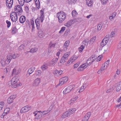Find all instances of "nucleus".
<instances>
[{
  "label": "nucleus",
  "instance_id": "ea45409f",
  "mask_svg": "<svg viewBox=\"0 0 121 121\" xmlns=\"http://www.w3.org/2000/svg\"><path fill=\"white\" fill-rule=\"evenodd\" d=\"M107 43L104 40H102L101 43V46L103 47L106 45Z\"/></svg>",
  "mask_w": 121,
  "mask_h": 121
},
{
  "label": "nucleus",
  "instance_id": "72a5a7b5",
  "mask_svg": "<svg viewBox=\"0 0 121 121\" xmlns=\"http://www.w3.org/2000/svg\"><path fill=\"white\" fill-rule=\"evenodd\" d=\"M77 14L78 13L75 10H73L72 12V14L73 17H75Z\"/></svg>",
  "mask_w": 121,
  "mask_h": 121
},
{
  "label": "nucleus",
  "instance_id": "338daca9",
  "mask_svg": "<svg viewBox=\"0 0 121 121\" xmlns=\"http://www.w3.org/2000/svg\"><path fill=\"white\" fill-rule=\"evenodd\" d=\"M60 54V52L59 51L58 52H57L56 54V55L57 56H58V57H59V56Z\"/></svg>",
  "mask_w": 121,
  "mask_h": 121
},
{
  "label": "nucleus",
  "instance_id": "a19ab883",
  "mask_svg": "<svg viewBox=\"0 0 121 121\" xmlns=\"http://www.w3.org/2000/svg\"><path fill=\"white\" fill-rule=\"evenodd\" d=\"M81 19V18H74L71 20H73V22L74 23L75 22H79V19Z\"/></svg>",
  "mask_w": 121,
  "mask_h": 121
},
{
  "label": "nucleus",
  "instance_id": "680f3d73",
  "mask_svg": "<svg viewBox=\"0 0 121 121\" xmlns=\"http://www.w3.org/2000/svg\"><path fill=\"white\" fill-rule=\"evenodd\" d=\"M115 33L114 32H111L110 35V36L111 37H113Z\"/></svg>",
  "mask_w": 121,
  "mask_h": 121
},
{
  "label": "nucleus",
  "instance_id": "c756f323",
  "mask_svg": "<svg viewBox=\"0 0 121 121\" xmlns=\"http://www.w3.org/2000/svg\"><path fill=\"white\" fill-rule=\"evenodd\" d=\"M63 71L61 70L58 71L57 70H56L54 71V73L56 74H58L59 75H60L62 73Z\"/></svg>",
  "mask_w": 121,
  "mask_h": 121
},
{
  "label": "nucleus",
  "instance_id": "20e7f679",
  "mask_svg": "<svg viewBox=\"0 0 121 121\" xmlns=\"http://www.w3.org/2000/svg\"><path fill=\"white\" fill-rule=\"evenodd\" d=\"M14 10L15 11L17 10V12L16 13H18L17 14L18 16L21 15L23 12L22 7L19 5L15 6L14 8Z\"/></svg>",
  "mask_w": 121,
  "mask_h": 121
},
{
  "label": "nucleus",
  "instance_id": "6e6552de",
  "mask_svg": "<svg viewBox=\"0 0 121 121\" xmlns=\"http://www.w3.org/2000/svg\"><path fill=\"white\" fill-rule=\"evenodd\" d=\"M13 0H6V4L9 9L11 8L13 4Z\"/></svg>",
  "mask_w": 121,
  "mask_h": 121
},
{
  "label": "nucleus",
  "instance_id": "a211bd4d",
  "mask_svg": "<svg viewBox=\"0 0 121 121\" xmlns=\"http://www.w3.org/2000/svg\"><path fill=\"white\" fill-rule=\"evenodd\" d=\"M59 57L55 58H53L50 62V64L53 65H55L56 63L58 60Z\"/></svg>",
  "mask_w": 121,
  "mask_h": 121
},
{
  "label": "nucleus",
  "instance_id": "864d4df0",
  "mask_svg": "<svg viewBox=\"0 0 121 121\" xmlns=\"http://www.w3.org/2000/svg\"><path fill=\"white\" fill-rule=\"evenodd\" d=\"M85 89V88H84V86H82L80 88V90L78 92L79 93L83 91Z\"/></svg>",
  "mask_w": 121,
  "mask_h": 121
},
{
  "label": "nucleus",
  "instance_id": "0e129e2a",
  "mask_svg": "<svg viewBox=\"0 0 121 121\" xmlns=\"http://www.w3.org/2000/svg\"><path fill=\"white\" fill-rule=\"evenodd\" d=\"M78 66V64H75L74 65V68H76Z\"/></svg>",
  "mask_w": 121,
  "mask_h": 121
},
{
  "label": "nucleus",
  "instance_id": "9d476101",
  "mask_svg": "<svg viewBox=\"0 0 121 121\" xmlns=\"http://www.w3.org/2000/svg\"><path fill=\"white\" fill-rule=\"evenodd\" d=\"M70 41L69 40H67L65 42L63 46V50L64 51H66L67 49V48L68 47Z\"/></svg>",
  "mask_w": 121,
  "mask_h": 121
},
{
  "label": "nucleus",
  "instance_id": "aec40b11",
  "mask_svg": "<svg viewBox=\"0 0 121 121\" xmlns=\"http://www.w3.org/2000/svg\"><path fill=\"white\" fill-rule=\"evenodd\" d=\"M26 20V17L24 16H21L19 19L20 22L22 23H23Z\"/></svg>",
  "mask_w": 121,
  "mask_h": 121
},
{
  "label": "nucleus",
  "instance_id": "2f4dec72",
  "mask_svg": "<svg viewBox=\"0 0 121 121\" xmlns=\"http://www.w3.org/2000/svg\"><path fill=\"white\" fill-rule=\"evenodd\" d=\"M18 1V3L20 4L21 6H22L24 4L25 2V0H17Z\"/></svg>",
  "mask_w": 121,
  "mask_h": 121
},
{
  "label": "nucleus",
  "instance_id": "09e8293b",
  "mask_svg": "<svg viewBox=\"0 0 121 121\" xmlns=\"http://www.w3.org/2000/svg\"><path fill=\"white\" fill-rule=\"evenodd\" d=\"M102 26L100 24H99L97 26V29L98 30H100L102 27Z\"/></svg>",
  "mask_w": 121,
  "mask_h": 121
},
{
  "label": "nucleus",
  "instance_id": "3c124183",
  "mask_svg": "<svg viewBox=\"0 0 121 121\" xmlns=\"http://www.w3.org/2000/svg\"><path fill=\"white\" fill-rule=\"evenodd\" d=\"M6 22L7 24V27L8 28H9L10 26L11 25V23L10 21H9L8 20H6Z\"/></svg>",
  "mask_w": 121,
  "mask_h": 121
},
{
  "label": "nucleus",
  "instance_id": "dca6fc26",
  "mask_svg": "<svg viewBox=\"0 0 121 121\" xmlns=\"http://www.w3.org/2000/svg\"><path fill=\"white\" fill-rule=\"evenodd\" d=\"M40 16L39 18L41 20V22H42L44 20V12L42 10H41L40 11Z\"/></svg>",
  "mask_w": 121,
  "mask_h": 121
},
{
  "label": "nucleus",
  "instance_id": "a878e982",
  "mask_svg": "<svg viewBox=\"0 0 121 121\" xmlns=\"http://www.w3.org/2000/svg\"><path fill=\"white\" fill-rule=\"evenodd\" d=\"M35 2V5L38 9H39L40 8V3L39 0H34Z\"/></svg>",
  "mask_w": 121,
  "mask_h": 121
},
{
  "label": "nucleus",
  "instance_id": "4468645a",
  "mask_svg": "<svg viewBox=\"0 0 121 121\" xmlns=\"http://www.w3.org/2000/svg\"><path fill=\"white\" fill-rule=\"evenodd\" d=\"M11 59V54L8 55L7 56V59L5 60V63L7 64H9L10 62Z\"/></svg>",
  "mask_w": 121,
  "mask_h": 121
},
{
  "label": "nucleus",
  "instance_id": "423d86ee",
  "mask_svg": "<svg viewBox=\"0 0 121 121\" xmlns=\"http://www.w3.org/2000/svg\"><path fill=\"white\" fill-rule=\"evenodd\" d=\"M68 80V78L67 77H65L61 78L60 80L59 83L58 85L61 86L64 83L66 82Z\"/></svg>",
  "mask_w": 121,
  "mask_h": 121
},
{
  "label": "nucleus",
  "instance_id": "bb28decb",
  "mask_svg": "<svg viewBox=\"0 0 121 121\" xmlns=\"http://www.w3.org/2000/svg\"><path fill=\"white\" fill-rule=\"evenodd\" d=\"M27 110L26 106H25L22 108L20 110V112L21 113H23L26 112H27Z\"/></svg>",
  "mask_w": 121,
  "mask_h": 121
},
{
  "label": "nucleus",
  "instance_id": "37998d69",
  "mask_svg": "<svg viewBox=\"0 0 121 121\" xmlns=\"http://www.w3.org/2000/svg\"><path fill=\"white\" fill-rule=\"evenodd\" d=\"M25 47L24 45L23 44H22L19 47L18 49L20 51L24 49Z\"/></svg>",
  "mask_w": 121,
  "mask_h": 121
},
{
  "label": "nucleus",
  "instance_id": "c85d7f7f",
  "mask_svg": "<svg viewBox=\"0 0 121 121\" xmlns=\"http://www.w3.org/2000/svg\"><path fill=\"white\" fill-rule=\"evenodd\" d=\"M38 48H32L29 51V52L31 53H34L36 52L38 50Z\"/></svg>",
  "mask_w": 121,
  "mask_h": 121
},
{
  "label": "nucleus",
  "instance_id": "79ce46f5",
  "mask_svg": "<svg viewBox=\"0 0 121 121\" xmlns=\"http://www.w3.org/2000/svg\"><path fill=\"white\" fill-rule=\"evenodd\" d=\"M50 112V111L48 110L47 111H43L41 112V113L43 114V116L46 114Z\"/></svg>",
  "mask_w": 121,
  "mask_h": 121
},
{
  "label": "nucleus",
  "instance_id": "bf43d9fd",
  "mask_svg": "<svg viewBox=\"0 0 121 121\" xmlns=\"http://www.w3.org/2000/svg\"><path fill=\"white\" fill-rule=\"evenodd\" d=\"M11 57L12 58H13V59H14L16 58L17 57V56L15 55V54H14L12 56H11Z\"/></svg>",
  "mask_w": 121,
  "mask_h": 121
},
{
  "label": "nucleus",
  "instance_id": "58836bf2",
  "mask_svg": "<svg viewBox=\"0 0 121 121\" xmlns=\"http://www.w3.org/2000/svg\"><path fill=\"white\" fill-rule=\"evenodd\" d=\"M41 68L43 70H44L48 68L47 65L44 64L42 66Z\"/></svg>",
  "mask_w": 121,
  "mask_h": 121
},
{
  "label": "nucleus",
  "instance_id": "9b49d317",
  "mask_svg": "<svg viewBox=\"0 0 121 121\" xmlns=\"http://www.w3.org/2000/svg\"><path fill=\"white\" fill-rule=\"evenodd\" d=\"M91 115V113L90 112L86 113L85 116H84L82 121H87L89 119Z\"/></svg>",
  "mask_w": 121,
  "mask_h": 121
},
{
  "label": "nucleus",
  "instance_id": "e433bc0d",
  "mask_svg": "<svg viewBox=\"0 0 121 121\" xmlns=\"http://www.w3.org/2000/svg\"><path fill=\"white\" fill-rule=\"evenodd\" d=\"M84 48V46L83 45H81L80 48H78L79 51L80 52H81L83 51Z\"/></svg>",
  "mask_w": 121,
  "mask_h": 121
},
{
  "label": "nucleus",
  "instance_id": "1a4fd4ad",
  "mask_svg": "<svg viewBox=\"0 0 121 121\" xmlns=\"http://www.w3.org/2000/svg\"><path fill=\"white\" fill-rule=\"evenodd\" d=\"M78 57H76V56L75 55L73 56L67 62V64H72L73 62Z\"/></svg>",
  "mask_w": 121,
  "mask_h": 121
},
{
  "label": "nucleus",
  "instance_id": "4be33fe9",
  "mask_svg": "<svg viewBox=\"0 0 121 121\" xmlns=\"http://www.w3.org/2000/svg\"><path fill=\"white\" fill-rule=\"evenodd\" d=\"M38 35L40 38L43 37L45 35L44 34H43V32L41 30H40L38 33Z\"/></svg>",
  "mask_w": 121,
  "mask_h": 121
},
{
  "label": "nucleus",
  "instance_id": "a18cd8bd",
  "mask_svg": "<svg viewBox=\"0 0 121 121\" xmlns=\"http://www.w3.org/2000/svg\"><path fill=\"white\" fill-rule=\"evenodd\" d=\"M17 16V13L16 12H12L10 15V17L13 16Z\"/></svg>",
  "mask_w": 121,
  "mask_h": 121
},
{
  "label": "nucleus",
  "instance_id": "f8f14e48",
  "mask_svg": "<svg viewBox=\"0 0 121 121\" xmlns=\"http://www.w3.org/2000/svg\"><path fill=\"white\" fill-rule=\"evenodd\" d=\"M107 67V65H106L105 64H103L102 67L100 68V69L98 71V73L99 74L101 73L102 71H103L104 70L106 69Z\"/></svg>",
  "mask_w": 121,
  "mask_h": 121
},
{
  "label": "nucleus",
  "instance_id": "4d7b16f0",
  "mask_svg": "<svg viewBox=\"0 0 121 121\" xmlns=\"http://www.w3.org/2000/svg\"><path fill=\"white\" fill-rule=\"evenodd\" d=\"M16 97V96L15 95H11L10 97L11 98H12V99L13 100L14 99H15Z\"/></svg>",
  "mask_w": 121,
  "mask_h": 121
},
{
  "label": "nucleus",
  "instance_id": "6ab92c4d",
  "mask_svg": "<svg viewBox=\"0 0 121 121\" xmlns=\"http://www.w3.org/2000/svg\"><path fill=\"white\" fill-rule=\"evenodd\" d=\"M73 23V20H72L71 19V20L68 21L66 24H65V25L68 27H69Z\"/></svg>",
  "mask_w": 121,
  "mask_h": 121
},
{
  "label": "nucleus",
  "instance_id": "5fc2aeb1",
  "mask_svg": "<svg viewBox=\"0 0 121 121\" xmlns=\"http://www.w3.org/2000/svg\"><path fill=\"white\" fill-rule=\"evenodd\" d=\"M35 74L36 75H40L41 73V71L39 70H38L36 71Z\"/></svg>",
  "mask_w": 121,
  "mask_h": 121
},
{
  "label": "nucleus",
  "instance_id": "f3484780",
  "mask_svg": "<svg viewBox=\"0 0 121 121\" xmlns=\"http://www.w3.org/2000/svg\"><path fill=\"white\" fill-rule=\"evenodd\" d=\"M40 82V79L39 78H37L34 81V86H37L39 84Z\"/></svg>",
  "mask_w": 121,
  "mask_h": 121
},
{
  "label": "nucleus",
  "instance_id": "de8ad7c7",
  "mask_svg": "<svg viewBox=\"0 0 121 121\" xmlns=\"http://www.w3.org/2000/svg\"><path fill=\"white\" fill-rule=\"evenodd\" d=\"M108 0H100L102 4L103 5L106 4Z\"/></svg>",
  "mask_w": 121,
  "mask_h": 121
},
{
  "label": "nucleus",
  "instance_id": "cd10ccee",
  "mask_svg": "<svg viewBox=\"0 0 121 121\" xmlns=\"http://www.w3.org/2000/svg\"><path fill=\"white\" fill-rule=\"evenodd\" d=\"M12 33L13 34H15L17 31V29L16 26L13 27L11 28Z\"/></svg>",
  "mask_w": 121,
  "mask_h": 121
},
{
  "label": "nucleus",
  "instance_id": "6e6d98bb",
  "mask_svg": "<svg viewBox=\"0 0 121 121\" xmlns=\"http://www.w3.org/2000/svg\"><path fill=\"white\" fill-rule=\"evenodd\" d=\"M110 61V60H108L105 63V64H105L106 65H107V66H108L109 64Z\"/></svg>",
  "mask_w": 121,
  "mask_h": 121
},
{
  "label": "nucleus",
  "instance_id": "b1692460",
  "mask_svg": "<svg viewBox=\"0 0 121 121\" xmlns=\"http://www.w3.org/2000/svg\"><path fill=\"white\" fill-rule=\"evenodd\" d=\"M10 17L12 21L13 22H16L17 20V16Z\"/></svg>",
  "mask_w": 121,
  "mask_h": 121
},
{
  "label": "nucleus",
  "instance_id": "ddd939ff",
  "mask_svg": "<svg viewBox=\"0 0 121 121\" xmlns=\"http://www.w3.org/2000/svg\"><path fill=\"white\" fill-rule=\"evenodd\" d=\"M35 68V67H32L30 68L27 71V73L26 75H28V76H29L30 74L34 71Z\"/></svg>",
  "mask_w": 121,
  "mask_h": 121
},
{
  "label": "nucleus",
  "instance_id": "13d9d810",
  "mask_svg": "<svg viewBox=\"0 0 121 121\" xmlns=\"http://www.w3.org/2000/svg\"><path fill=\"white\" fill-rule=\"evenodd\" d=\"M26 108L27 109V112L28 111L30 110L31 109V107H29L28 106H26Z\"/></svg>",
  "mask_w": 121,
  "mask_h": 121
},
{
  "label": "nucleus",
  "instance_id": "473e14b6",
  "mask_svg": "<svg viewBox=\"0 0 121 121\" xmlns=\"http://www.w3.org/2000/svg\"><path fill=\"white\" fill-rule=\"evenodd\" d=\"M20 73L18 70H16L15 69H14L13 70L12 74H18Z\"/></svg>",
  "mask_w": 121,
  "mask_h": 121
},
{
  "label": "nucleus",
  "instance_id": "774afa93",
  "mask_svg": "<svg viewBox=\"0 0 121 121\" xmlns=\"http://www.w3.org/2000/svg\"><path fill=\"white\" fill-rule=\"evenodd\" d=\"M31 24L32 26L34 25V22L33 21H31Z\"/></svg>",
  "mask_w": 121,
  "mask_h": 121
},
{
  "label": "nucleus",
  "instance_id": "412c9836",
  "mask_svg": "<svg viewBox=\"0 0 121 121\" xmlns=\"http://www.w3.org/2000/svg\"><path fill=\"white\" fill-rule=\"evenodd\" d=\"M68 59L67 58L63 56L60 60V62L61 64H63L66 62Z\"/></svg>",
  "mask_w": 121,
  "mask_h": 121
},
{
  "label": "nucleus",
  "instance_id": "8fccbe9b",
  "mask_svg": "<svg viewBox=\"0 0 121 121\" xmlns=\"http://www.w3.org/2000/svg\"><path fill=\"white\" fill-rule=\"evenodd\" d=\"M13 100L12 98L9 97L8 99V103L9 104H10L13 102Z\"/></svg>",
  "mask_w": 121,
  "mask_h": 121
},
{
  "label": "nucleus",
  "instance_id": "4c0bfd02",
  "mask_svg": "<svg viewBox=\"0 0 121 121\" xmlns=\"http://www.w3.org/2000/svg\"><path fill=\"white\" fill-rule=\"evenodd\" d=\"M43 115L41 113H40V114H38L37 117H35V119L37 120H38L40 118H41L42 117Z\"/></svg>",
  "mask_w": 121,
  "mask_h": 121
},
{
  "label": "nucleus",
  "instance_id": "c03bdc74",
  "mask_svg": "<svg viewBox=\"0 0 121 121\" xmlns=\"http://www.w3.org/2000/svg\"><path fill=\"white\" fill-rule=\"evenodd\" d=\"M89 42V40L87 39H85L83 42V43L84 44H85V45L88 44V42Z\"/></svg>",
  "mask_w": 121,
  "mask_h": 121
},
{
  "label": "nucleus",
  "instance_id": "5701e85b",
  "mask_svg": "<svg viewBox=\"0 0 121 121\" xmlns=\"http://www.w3.org/2000/svg\"><path fill=\"white\" fill-rule=\"evenodd\" d=\"M93 0H87L86 4L89 6H91L92 5Z\"/></svg>",
  "mask_w": 121,
  "mask_h": 121
},
{
  "label": "nucleus",
  "instance_id": "f704fd0d",
  "mask_svg": "<svg viewBox=\"0 0 121 121\" xmlns=\"http://www.w3.org/2000/svg\"><path fill=\"white\" fill-rule=\"evenodd\" d=\"M70 52H67L65 53L63 56L68 59V57L70 55Z\"/></svg>",
  "mask_w": 121,
  "mask_h": 121
},
{
  "label": "nucleus",
  "instance_id": "7ed1b4c3",
  "mask_svg": "<svg viewBox=\"0 0 121 121\" xmlns=\"http://www.w3.org/2000/svg\"><path fill=\"white\" fill-rule=\"evenodd\" d=\"M17 79L15 78H13L9 82L11 83L12 87L15 88L17 87V86H19V84H17Z\"/></svg>",
  "mask_w": 121,
  "mask_h": 121
},
{
  "label": "nucleus",
  "instance_id": "69168bd1",
  "mask_svg": "<svg viewBox=\"0 0 121 121\" xmlns=\"http://www.w3.org/2000/svg\"><path fill=\"white\" fill-rule=\"evenodd\" d=\"M103 40H104V41H105V42H106V43H107L108 42V39H107L105 37L104 39H103Z\"/></svg>",
  "mask_w": 121,
  "mask_h": 121
},
{
  "label": "nucleus",
  "instance_id": "393cba45",
  "mask_svg": "<svg viewBox=\"0 0 121 121\" xmlns=\"http://www.w3.org/2000/svg\"><path fill=\"white\" fill-rule=\"evenodd\" d=\"M121 90V81L120 82L116 87V90L117 92Z\"/></svg>",
  "mask_w": 121,
  "mask_h": 121
},
{
  "label": "nucleus",
  "instance_id": "39448f33",
  "mask_svg": "<svg viewBox=\"0 0 121 121\" xmlns=\"http://www.w3.org/2000/svg\"><path fill=\"white\" fill-rule=\"evenodd\" d=\"M75 87V86L74 85H70L67 87L63 92L64 94H65L67 93L70 92L72 89L74 88Z\"/></svg>",
  "mask_w": 121,
  "mask_h": 121
},
{
  "label": "nucleus",
  "instance_id": "603ef678",
  "mask_svg": "<svg viewBox=\"0 0 121 121\" xmlns=\"http://www.w3.org/2000/svg\"><path fill=\"white\" fill-rule=\"evenodd\" d=\"M9 111V108H6L4 110V113L7 114L8 112Z\"/></svg>",
  "mask_w": 121,
  "mask_h": 121
},
{
  "label": "nucleus",
  "instance_id": "7c9ffc66",
  "mask_svg": "<svg viewBox=\"0 0 121 121\" xmlns=\"http://www.w3.org/2000/svg\"><path fill=\"white\" fill-rule=\"evenodd\" d=\"M96 39V36H94L90 39V42L91 44H93L95 41Z\"/></svg>",
  "mask_w": 121,
  "mask_h": 121
},
{
  "label": "nucleus",
  "instance_id": "0eeeda50",
  "mask_svg": "<svg viewBox=\"0 0 121 121\" xmlns=\"http://www.w3.org/2000/svg\"><path fill=\"white\" fill-rule=\"evenodd\" d=\"M94 60L93 59V58L91 57L88 58L87 60L86 63H85L84 64L87 65V67L88 65L89 66L91 65Z\"/></svg>",
  "mask_w": 121,
  "mask_h": 121
},
{
  "label": "nucleus",
  "instance_id": "f257e3e1",
  "mask_svg": "<svg viewBox=\"0 0 121 121\" xmlns=\"http://www.w3.org/2000/svg\"><path fill=\"white\" fill-rule=\"evenodd\" d=\"M57 17L58 18L59 22L61 23L65 20L66 15L64 12L61 11L57 13Z\"/></svg>",
  "mask_w": 121,
  "mask_h": 121
},
{
  "label": "nucleus",
  "instance_id": "2eb2a0df",
  "mask_svg": "<svg viewBox=\"0 0 121 121\" xmlns=\"http://www.w3.org/2000/svg\"><path fill=\"white\" fill-rule=\"evenodd\" d=\"M87 67V66L83 64L79 67L77 69V70L78 71H80L83 70L84 69Z\"/></svg>",
  "mask_w": 121,
  "mask_h": 121
},
{
  "label": "nucleus",
  "instance_id": "c9c22d12",
  "mask_svg": "<svg viewBox=\"0 0 121 121\" xmlns=\"http://www.w3.org/2000/svg\"><path fill=\"white\" fill-rule=\"evenodd\" d=\"M56 44L52 43L51 42H50L49 45V48H51L52 47L54 48L56 46Z\"/></svg>",
  "mask_w": 121,
  "mask_h": 121
},
{
  "label": "nucleus",
  "instance_id": "f03ea898",
  "mask_svg": "<svg viewBox=\"0 0 121 121\" xmlns=\"http://www.w3.org/2000/svg\"><path fill=\"white\" fill-rule=\"evenodd\" d=\"M75 108L71 109L68 110L63 113L61 116L63 118H65L73 114L76 111Z\"/></svg>",
  "mask_w": 121,
  "mask_h": 121
},
{
  "label": "nucleus",
  "instance_id": "e2e57ef3",
  "mask_svg": "<svg viewBox=\"0 0 121 121\" xmlns=\"http://www.w3.org/2000/svg\"><path fill=\"white\" fill-rule=\"evenodd\" d=\"M36 26L37 29L38 30L40 28V24H36Z\"/></svg>",
  "mask_w": 121,
  "mask_h": 121
},
{
  "label": "nucleus",
  "instance_id": "052dcab7",
  "mask_svg": "<svg viewBox=\"0 0 121 121\" xmlns=\"http://www.w3.org/2000/svg\"><path fill=\"white\" fill-rule=\"evenodd\" d=\"M39 19H37L35 20V23L36 25L37 24H39Z\"/></svg>",
  "mask_w": 121,
  "mask_h": 121
},
{
  "label": "nucleus",
  "instance_id": "49530a36",
  "mask_svg": "<svg viewBox=\"0 0 121 121\" xmlns=\"http://www.w3.org/2000/svg\"><path fill=\"white\" fill-rule=\"evenodd\" d=\"M65 27H62L61 29L59 31V33L60 34L63 33L65 30Z\"/></svg>",
  "mask_w": 121,
  "mask_h": 121
}]
</instances>
